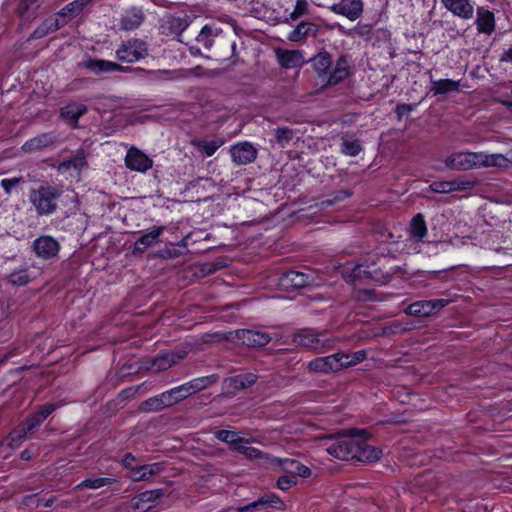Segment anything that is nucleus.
<instances>
[{"mask_svg": "<svg viewBox=\"0 0 512 512\" xmlns=\"http://www.w3.org/2000/svg\"><path fill=\"white\" fill-rule=\"evenodd\" d=\"M62 194V187L43 184L30 191L29 200L39 216H47L57 210V201Z\"/></svg>", "mask_w": 512, "mask_h": 512, "instance_id": "1", "label": "nucleus"}, {"mask_svg": "<svg viewBox=\"0 0 512 512\" xmlns=\"http://www.w3.org/2000/svg\"><path fill=\"white\" fill-rule=\"evenodd\" d=\"M365 430L348 429L341 434L327 435L325 439L331 440V444L326 446V451L331 456L340 460H353L355 445H357V434H365Z\"/></svg>", "mask_w": 512, "mask_h": 512, "instance_id": "2", "label": "nucleus"}, {"mask_svg": "<svg viewBox=\"0 0 512 512\" xmlns=\"http://www.w3.org/2000/svg\"><path fill=\"white\" fill-rule=\"evenodd\" d=\"M293 341L317 353H323L335 346V340L314 329L304 328L293 334Z\"/></svg>", "mask_w": 512, "mask_h": 512, "instance_id": "3", "label": "nucleus"}, {"mask_svg": "<svg viewBox=\"0 0 512 512\" xmlns=\"http://www.w3.org/2000/svg\"><path fill=\"white\" fill-rule=\"evenodd\" d=\"M341 274L348 283H354L359 279H372L378 282H385L391 277V273L385 275L380 270H371L367 261L359 264H348L342 268Z\"/></svg>", "mask_w": 512, "mask_h": 512, "instance_id": "4", "label": "nucleus"}, {"mask_svg": "<svg viewBox=\"0 0 512 512\" xmlns=\"http://www.w3.org/2000/svg\"><path fill=\"white\" fill-rule=\"evenodd\" d=\"M115 54L121 62L134 63L148 56V45L141 39L132 38L122 42Z\"/></svg>", "mask_w": 512, "mask_h": 512, "instance_id": "5", "label": "nucleus"}, {"mask_svg": "<svg viewBox=\"0 0 512 512\" xmlns=\"http://www.w3.org/2000/svg\"><path fill=\"white\" fill-rule=\"evenodd\" d=\"M229 334L230 339L252 348L265 346L273 339V336L269 333L254 329H238Z\"/></svg>", "mask_w": 512, "mask_h": 512, "instance_id": "6", "label": "nucleus"}, {"mask_svg": "<svg viewBox=\"0 0 512 512\" xmlns=\"http://www.w3.org/2000/svg\"><path fill=\"white\" fill-rule=\"evenodd\" d=\"M258 379V374L254 372H247L227 377L222 383L223 391L228 396H234L239 391L246 390L253 386Z\"/></svg>", "mask_w": 512, "mask_h": 512, "instance_id": "7", "label": "nucleus"}, {"mask_svg": "<svg viewBox=\"0 0 512 512\" xmlns=\"http://www.w3.org/2000/svg\"><path fill=\"white\" fill-rule=\"evenodd\" d=\"M449 300L447 299H432L421 300L411 303L405 310L407 315L417 317H429L443 309Z\"/></svg>", "mask_w": 512, "mask_h": 512, "instance_id": "8", "label": "nucleus"}, {"mask_svg": "<svg viewBox=\"0 0 512 512\" xmlns=\"http://www.w3.org/2000/svg\"><path fill=\"white\" fill-rule=\"evenodd\" d=\"M478 152H456L447 156L444 163L447 168L466 171L477 168Z\"/></svg>", "mask_w": 512, "mask_h": 512, "instance_id": "9", "label": "nucleus"}, {"mask_svg": "<svg viewBox=\"0 0 512 512\" xmlns=\"http://www.w3.org/2000/svg\"><path fill=\"white\" fill-rule=\"evenodd\" d=\"M60 142L56 132H46L30 138L22 145V150L26 153L40 152L55 147Z\"/></svg>", "mask_w": 512, "mask_h": 512, "instance_id": "10", "label": "nucleus"}, {"mask_svg": "<svg viewBox=\"0 0 512 512\" xmlns=\"http://www.w3.org/2000/svg\"><path fill=\"white\" fill-rule=\"evenodd\" d=\"M125 165L131 171L145 173L153 166V160L143 151L131 146L125 156Z\"/></svg>", "mask_w": 512, "mask_h": 512, "instance_id": "11", "label": "nucleus"}, {"mask_svg": "<svg viewBox=\"0 0 512 512\" xmlns=\"http://www.w3.org/2000/svg\"><path fill=\"white\" fill-rule=\"evenodd\" d=\"M229 152L232 161L238 166L250 164L258 156V150L250 142L246 141L232 145Z\"/></svg>", "mask_w": 512, "mask_h": 512, "instance_id": "12", "label": "nucleus"}, {"mask_svg": "<svg viewBox=\"0 0 512 512\" xmlns=\"http://www.w3.org/2000/svg\"><path fill=\"white\" fill-rule=\"evenodd\" d=\"M314 281L312 274L291 270L280 277L279 283L286 290H296L312 285Z\"/></svg>", "mask_w": 512, "mask_h": 512, "instance_id": "13", "label": "nucleus"}, {"mask_svg": "<svg viewBox=\"0 0 512 512\" xmlns=\"http://www.w3.org/2000/svg\"><path fill=\"white\" fill-rule=\"evenodd\" d=\"M329 9L337 15H342L350 21H355L361 17L364 4L362 0H341L332 4Z\"/></svg>", "mask_w": 512, "mask_h": 512, "instance_id": "14", "label": "nucleus"}, {"mask_svg": "<svg viewBox=\"0 0 512 512\" xmlns=\"http://www.w3.org/2000/svg\"><path fill=\"white\" fill-rule=\"evenodd\" d=\"M354 459L360 462H374L380 459L382 451L366 441L365 434H357V445H355Z\"/></svg>", "mask_w": 512, "mask_h": 512, "instance_id": "15", "label": "nucleus"}, {"mask_svg": "<svg viewBox=\"0 0 512 512\" xmlns=\"http://www.w3.org/2000/svg\"><path fill=\"white\" fill-rule=\"evenodd\" d=\"M34 253L42 259L48 260L57 256L60 245L51 236H40L32 243Z\"/></svg>", "mask_w": 512, "mask_h": 512, "instance_id": "16", "label": "nucleus"}, {"mask_svg": "<svg viewBox=\"0 0 512 512\" xmlns=\"http://www.w3.org/2000/svg\"><path fill=\"white\" fill-rule=\"evenodd\" d=\"M339 359L337 358L336 353L317 357L307 363V369L310 372H318L323 374H329L332 372L340 371Z\"/></svg>", "mask_w": 512, "mask_h": 512, "instance_id": "17", "label": "nucleus"}, {"mask_svg": "<svg viewBox=\"0 0 512 512\" xmlns=\"http://www.w3.org/2000/svg\"><path fill=\"white\" fill-rule=\"evenodd\" d=\"M443 6L454 16L463 20L473 18L474 7L470 0H441Z\"/></svg>", "mask_w": 512, "mask_h": 512, "instance_id": "18", "label": "nucleus"}, {"mask_svg": "<svg viewBox=\"0 0 512 512\" xmlns=\"http://www.w3.org/2000/svg\"><path fill=\"white\" fill-rule=\"evenodd\" d=\"M275 54L279 65L285 69L300 67L304 63L303 54L299 50L277 48Z\"/></svg>", "mask_w": 512, "mask_h": 512, "instance_id": "19", "label": "nucleus"}, {"mask_svg": "<svg viewBox=\"0 0 512 512\" xmlns=\"http://www.w3.org/2000/svg\"><path fill=\"white\" fill-rule=\"evenodd\" d=\"M350 75V60L346 55L340 56L331 73L327 77L326 84L327 85H336Z\"/></svg>", "mask_w": 512, "mask_h": 512, "instance_id": "20", "label": "nucleus"}, {"mask_svg": "<svg viewBox=\"0 0 512 512\" xmlns=\"http://www.w3.org/2000/svg\"><path fill=\"white\" fill-rule=\"evenodd\" d=\"M145 20V14L141 8L132 7L125 11L120 19V29L132 31L141 26Z\"/></svg>", "mask_w": 512, "mask_h": 512, "instance_id": "21", "label": "nucleus"}, {"mask_svg": "<svg viewBox=\"0 0 512 512\" xmlns=\"http://www.w3.org/2000/svg\"><path fill=\"white\" fill-rule=\"evenodd\" d=\"M87 111L88 109L86 105L78 102H72L60 109V118L65 120L73 128H76L78 127L79 118Z\"/></svg>", "mask_w": 512, "mask_h": 512, "instance_id": "22", "label": "nucleus"}, {"mask_svg": "<svg viewBox=\"0 0 512 512\" xmlns=\"http://www.w3.org/2000/svg\"><path fill=\"white\" fill-rule=\"evenodd\" d=\"M163 231L164 227L158 226L140 236L133 246V255L144 253L149 247L157 243Z\"/></svg>", "mask_w": 512, "mask_h": 512, "instance_id": "23", "label": "nucleus"}, {"mask_svg": "<svg viewBox=\"0 0 512 512\" xmlns=\"http://www.w3.org/2000/svg\"><path fill=\"white\" fill-rule=\"evenodd\" d=\"M68 20L58 18L56 15L45 19L31 34L30 39H40L53 33L67 24Z\"/></svg>", "mask_w": 512, "mask_h": 512, "instance_id": "24", "label": "nucleus"}, {"mask_svg": "<svg viewBox=\"0 0 512 512\" xmlns=\"http://www.w3.org/2000/svg\"><path fill=\"white\" fill-rule=\"evenodd\" d=\"M87 166V156L83 149L77 150L75 155L68 160H64L60 162L57 166V171L59 173H65L68 171H75L77 174L81 172V170Z\"/></svg>", "mask_w": 512, "mask_h": 512, "instance_id": "25", "label": "nucleus"}, {"mask_svg": "<svg viewBox=\"0 0 512 512\" xmlns=\"http://www.w3.org/2000/svg\"><path fill=\"white\" fill-rule=\"evenodd\" d=\"M476 27L479 33L491 35L495 30V17L493 12L484 8H477Z\"/></svg>", "mask_w": 512, "mask_h": 512, "instance_id": "26", "label": "nucleus"}, {"mask_svg": "<svg viewBox=\"0 0 512 512\" xmlns=\"http://www.w3.org/2000/svg\"><path fill=\"white\" fill-rule=\"evenodd\" d=\"M510 160L503 154L495 153L488 154L485 152H478L477 168L480 167H498L508 168Z\"/></svg>", "mask_w": 512, "mask_h": 512, "instance_id": "27", "label": "nucleus"}, {"mask_svg": "<svg viewBox=\"0 0 512 512\" xmlns=\"http://www.w3.org/2000/svg\"><path fill=\"white\" fill-rule=\"evenodd\" d=\"M213 434L217 440L226 443L233 452H236V448L245 444L243 437L240 436V432L236 430L216 429L213 431Z\"/></svg>", "mask_w": 512, "mask_h": 512, "instance_id": "28", "label": "nucleus"}, {"mask_svg": "<svg viewBox=\"0 0 512 512\" xmlns=\"http://www.w3.org/2000/svg\"><path fill=\"white\" fill-rule=\"evenodd\" d=\"M163 470L161 463L152 464H138L130 473V478L133 481L148 480L150 477L160 473Z\"/></svg>", "mask_w": 512, "mask_h": 512, "instance_id": "29", "label": "nucleus"}, {"mask_svg": "<svg viewBox=\"0 0 512 512\" xmlns=\"http://www.w3.org/2000/svg\"><path fill=\"white\" fill-rule=\"evenodd\" d=\"M319 32L316 24L311 22H300L295 29L288 34V40L291 42H299L307 36L315 37Z\"/></svg>", "mask_w": 512, "mask_h": 512, "instance_id": "30", "label": "nucleus"}, {"mask_svg": "<svg viewBox=\"0 0 512 512\" xmlns=\"http://www.w3.org/2000/svg\"><path fill=\"white\" fill-rule=\"evenodd\" d=\"M220 33L221 29L219 27L214 24H207L198 33L196 42L201 44L206 50H210Z\"/></svg>", "mask_w": 512, "mask_h": 512, "instance_id": "31", "label": "nucleus"}, {"mask_svg": "<svg viewBox=\"0 0 512 512\" xmlns=\"http://www.w3.org/2000/svg\"><path fill=\"white\" fill-rule=\"evenodd\" d=\"M236 453L242 454L248 460L259 461L262 463H273L276 461V458L270 454L257 448L246 446L245 444H242L241 447L236 448Z\"/></svg>", "mask_w": 512, "mask_h": 512, "instance_id": "32", "label": "nucleus"}, {"mask_svg": "<svg viewBox=\"0 0 512 512\" xmlns=\"http://www.w3.org/2000/svg\"><path fill=\"white\" fill-rule=\"evenodd\" d=\"M311 61L318 76L327 80V77L329 76L328 72L332 65L331 55L326 51L320 52L314 56Z\"/></svg>", "mask_w": 512, "mask_h": 512, "instance_id": "33", "label": "nucleus"}, {"mask_svg": "<svg viewBox=\"0 0 512 512\" xmlns=\"http://www.w3.org/2000/svg\"><path fill=\"white\" fill-rule=\"evenodd\" d=\"M217 374H211L204 377L195 378L185 384H183L184 388L187 389V393L192 395L193 393L197 391H201L209 387L210 385L214 384L218 380Z\"/></svg>", "mask_w": 512, "mask_h": 512, "instance_id": "34", "label": "nucleus"}, {"mask_svg": "<svg viewBox=\"0 0 512 512\" xmlns=\"http://www.w3.org/2000/svg\"><path fill=\"white\" fill-rule=\"evenodd\" d=\"M432 87L430 91L434 95H443L450 92H458L460 90V81H455L452 79H440V80H431Z\"/></svg>", "mask_w": 512, "mask_h": 512, "instance_id": "35", "label": "nucleus"}, {"mask_svg": "<svg viewBox=\"0 0 512 512\" xmlns=\"http://www.w3.org/2000/svg\"><path fill=\"white\" fill-rule=\"evenodd\" d=\"M39 6L33 0H20L17 6V13L22 20H32L36 18Z\"/></svg>", "mask_w": 512, "mask_h": 512, "instance_id": "36", "label": "nucleus"}, {"mask_svg": "<svg viewBox=\"0 0 512 512\" xmlns=\"http://www.w3.org/2000/svg\"><path fill=\"white\" fill-rule=\"evenodd\" d=\"M39 6L33 0H20L17 6V13L22 20H32L36 18Z\"/></svg>", "mask_w": 512, "mask_h": 512, "instance_id": "37", "label": "nucleus"}, {"mask_svg": "<svg viewBox=\"0 0 512 512\" xmlns=\"http://www.w3.org/2000/svg\"><path fill=\"white\" fill-rule=\"evenodd\" d=\"M7 280L10 284L14 286H24L27 285L31 280L32 276L29 272L28 266H23L21 268L13 270L8 276Z\"/></svg>", "mask_w": 512, "mask_h": 512, "instance_id": "38", "label": "nucleus"}, {"mask_svg": "<svg viewBox=\"0 0 512 512\" xmlns=\"http://www.w3.org/2000/svg\"><path fill=\"white\" fill-rule=\"evenodd\" d=\"M162 395L167 407H170L189 397L187 389L184 388L183 384L163 392Z\"/></svg>", "mask_w": 512, "mask_h": 512, "instance_id": "39", "label": "nucleus"}, {"mask_svg": "<svg viewBox=\"0 0 512 512\" xmlns=\"http://www.w3.org/2000/svg\"><path fill=\"white\" fill-rule=\"evenodd\" d=\"M409 231L417 241L423 240L427 234V226L422 214H417L412 218Z\"/></svg>", "mask_w": 512, "mask_h": 512, "instance_id": "40", "label": "nucleus"}, {"mask_svg": "<svg viewBox=\"0 0 512 512\" xmlns=\"http://www.w3.org/2000/svg\"><path fill=\"white\" fill-rule=\"evenodd\" d=\"M116 482L114 478L102 477V478H87L76 485L75 489H99L103 486H109Z\"/></svg>", "mask_w": 512, "mask_h": 512, "instance_id": "41", "label": "nucleus"}, {"mask_svg": "<svg viewBox=\"0 0 512 512\" xmlns=\"http://www.w3.org/2000/svg\"><path fill=\"white\" fill-rule=\"evenodd\" d=\"M253 502L255 509L258 508L259 505H264L266 509L276 508L283 510L285 508L284 502L274 493H266Z\"/></svg>", "mask_w": 512, "mask_h": 512, "instance_id": "42", "label": "nucleus"}, {"mask_svg": "<svg viewBox=\"0 0 512 512\" xmlns=\"http://www.w3.org/2000/svg\"><path fill=\"white\" fill-rule=\"evenodd\" d=\"M78 65L79 67L88 69L94 74L98 75L104 72H108L109 61L89 58L81 61Z\"/></svg>", "mask_w": 512, "mask_h": 512, "instance_id": "43", "label": "nucleus"}, {"mask_svg": "<svg viewBox=\"0 0 512 512\" xmlns=\"http://www.w3.org/2000/svg\"><path fill=\"white\" fill-rule=\"evenodd\" d=\"M191 144L207 156H212L223 145L222 140H192Z\"/></svg>", "mask_w": 512, "mask_h": 512, "instance_id": "44", "label": "nucleus"}, {"mask_svg": "<svg viewBox=\"0 0 512 512\" xmlns=\"http://www.w3.org/2000/svg\"><path fill=\"white\" fill-rule=\"evenodd\" d=\"M165 495V492L163 489L161 488H158V489H153V490H146L142 493H140L137 497H136V503H135V506L136 508L140 509L142 508L140 506L141 503H154L156 502L158 499H160L161 497H163Z\"/></svg>", "mask_w": 512, "mask_h": 512, "instance_id": "45", "label": "nucleus"}, {"mask_svg": "<svg viewBox=\"0 0 512 512\" xmlns=\"http://www.w3.org/2000/svg\"><path fill=\"white\" fill-rule=\"evenodd\" d=\"M166 407L167 405L163 399L162 393L160 395L148 398L140 404V410L143 412H156Z\"/></svg>", "mask_w": 512, "mask_h": 512, "instance_id": "46", "label": "nucleus"}, {"mask_svg": "<svg viewBox=\"0 0 512 512\" xmlns=\"http://www.w3.org/2000/svg\"><path fill=\"white\" fill-rule=\"evenodd\" d=\"M175 363L173 354H163L152 360L151 369L154 372L165 371Z\"/></svg>", "mask_w": 512, "mask_h": 512, "instance_id": "47", "label": "nucleus"}, {"mask_svg": "<svg viewBox=\"0 0 512 512\" xmlns=\"http://www.w3.org/2000/svg\"><path fill=\"white\" fill-rule=\"evenodd\" d=\"M362 144L359 140L343 139L341 143V152L347 156H357L362 151Z\"/></svg>", "mask_w": 512, "mask_h": 512, "instance_id": "48", "label": "nucleus"}, {"mask_svg": "<svg viewBox=\"0 0 512 512\" xmlns=\"http://www.w3.org/2000/svg\"><path fill=\"white\" fill-rule=\"evenodd\" d=\"M29 434L25 428L20 425L19 427L12 430L7 437L6 441L10 447H18L25 439L26 435Z\"/></svg>", "mask_w": 512, "mask_h": 512, "instance_id": "49", "label": "nucleus"}, {"mask_svg": "<svg viewBox=\"0 0 512 512\" xmlns=\"http://www.w3.org/2000/svg\"><path fill=\"white\" fill-rule=\"evenodd\" d=\"M275 140L281 146L285 147L294 137V132L288 127H278L274 130Z\"/></svg>", "mask_w": 512, "mask_h": 512, "instance_id": "50", "label": "nucleus"}, {"mask_svg": "<svg viewBox=\"0 0 512 512\" xmlns=\"http://www.w3.org/2000/svg\"><path fill=\"white\" fill-rule=\"evenodd\" d=\"M455 191H465L473 189L478 181L471 178H457L452 180Z\"/></svg>", "mask_w": 512, "mask_h": 512, "instance_id": "51", "label": "nucleus"}, {"mask_svg": "<svg viewBox=\"0 0 512 512\" xmlns=\"http://www.w3.org/2000/svg\"><path fill=\"white\" fill-rule=\"evenodd\" d=\"M308 12V2L306 0H297L294 10L290 13L289 19L296 21Z\"/></svg>", "mask_w": 512, "mask_h": 512, "instance_id": "52", "label": "nucleus"}, {"mask_svg": "<svg viewBox=\"0 0 512 512\" xmlns=\"http://www.w3.org/2000/svg\"><path fill=\"white\" fill-rule=\"evenodd\" d=\"M81 9L74 1L65 5L61 10H59L56 14L58 18L69 16L70 18L77 16L80 14Z\"/></svg>", "mask_w": 512, "mask_h": 512, "instance_id": "53", "label": "nucleus"}, {"mask_svg": "<svg viewBox=\"0 0 512 512\" xmlns=\"http://www.w3.org/2000/svg\"><path fill=\"white\" fill-rule=\"evenodd\" d=\"M21 183H24L23 177H14L9 179H2L0 185L5 191V193L7 195H10L12 193V190L19 186Z\"/></svg>", "mask_w": 512, "mask_h": 512, "instance_id": "54", "label": "nucleus"}, {"mask_svg": "<svg viewBox=\"0 0 512 512\" xmlns=\"http://www.w3.org/2000/svg\"><path fill=\"white\" fill-rule=\"evenodd\" d=\"M431 189L436 193H450L455 191L451 181H435L430 185Z\"/></svg>", "mask_w": 512, "mask_h": 512, "instance_id": "55", "label": "nucleus"}, {"mask_svg": "<svg viewBox=\"0 0 512 512\" xmlns=\"http://www.w3.org/2000/svg\"><path fill=\"white\" fill-rule=\"evenodd\" d=\"M43 421L35 413L27 418L21 425L25 428L28 433H33Z\"/></svg>", "mask_w": 512, "mask_h": 512, "instance_id": "56", "label": "nucleus"}, {"mask_svg": "<svg viewBox=\"0 0 512 512\" xmlns=\"http://www.w3.org/2000/svg\"><path fill=\"white\" fill-rule=\"evenodd\" d=\"M170 24H171V28L173 29L174 32L181 33L189 26V21L186 16H184V17L178 16V17H173Z\"/></svg>", "mask_w": 512, "mask_h": 512, "instance_id": "57", "label": "nucleus"}, {"mask_svg": "<svg viewBox=\"0 0 512 512\" xmlns=\"http://www.w3.org/2000/svg\"><path fill=\"white\" fill-rule=\"evenodd\" d=\"M295 484H296L295 476L283 475V476L279 477L277 480V487L281 490H288Z\"/></svg>", "mask_w": 512, "mask_h": 512, "instance_id": "58", "label": "nucleus"}, {"mask_svg": "<svg viewBox=\"0 0 512 512\" xmlns=\"http://www.w3.org/2000/svg\"><path fill=\"white\" fill-rule=\"evenodd\" d=\"M55 410V405L51 403L44 404L39 408L35 414L41 418V420L44 422L45 419Z\"/></svg>", "mask_w": 512, "mask_h": 512, "instance_id": "59", "label": "nucleus"}, {"mask_svg": "<svg viewBox=\"0 0 512 512\" xmlns=\"http://www.w3.org/2000/svg\"><path fill=\"white\" fill-rule=\"evenodd\" d=\"M351 360L350 362H347L346 365H357L359 363H361L363 360H365L366 356H367V353L365 350H359V351H355L351 354H349Z\"/></svg>", "mask_w": 512, "mask_h": 512, "instance_id": "60", "label": "nucleus"}, {"mask_svg": "<svg viewBox=\"0 0 512 512\" xmlns=\"http://www.w3.org/2000/svg\"><path fill=\"white\" fill-rule=\"evenodd\" d=\"M122 463L123 466L130 472L135 468V466L139 464L136 457L132 453L125 454L122 459Z\"/></svg>", "mask_w": 512, "mask_h": 512, "instance_id": "61", "label": "nucleus"}, {"mask_svg": "<svg viewBox=\"0 0 512 512\" xmlns=\"http://www.w3.org/2000/svg\"><path fill=\"white\" fill-rule=\"evenodd\" d=\"M290 464H291V466H294L295 472L299 476L304 477V478L310 476L311 470L308 467H306V466H304V465H302V464H300L299 462H296V461H290Z\"/></svg>", "mask_w": 512, "mask_h": 512, "instance_id": "62", "label": "nucleus"}, {"mask_svg": "<svg viewBox=\"0 0 512 512\" xmlns=\"http://www.w3.org/2000/svg\"><path fill=\"white\" fill-rule=\"evenodd\" d=\"M371 32V27L369 25H363L354 28L353 30H349L347 32H344L346 35H350L351 33H356L360 36L368 35Z\"/></svg>", "mask_w": 512, "mask_h": 512, "instance_id": "63", "label": "nucleus"}, {"mask_svg": "<svg viewBox=\"0 0 512 512\" xmlns=\"http://www.w3.org/2000/svg\"><path fill=\"white\" fill-rule=\"evenodd\" d=\"M351 195L350 192L346 191V190H341V191H338L336 193V195L334 196V199L333 200H327L326 202L331 205L335 202H339V201H343L345 200L346 198H348L349 196Z\"/></svg>", "mask_w": 512, "mask_h": 512, "instance_id": "64", "label": "nucleus"}]
</instances>
